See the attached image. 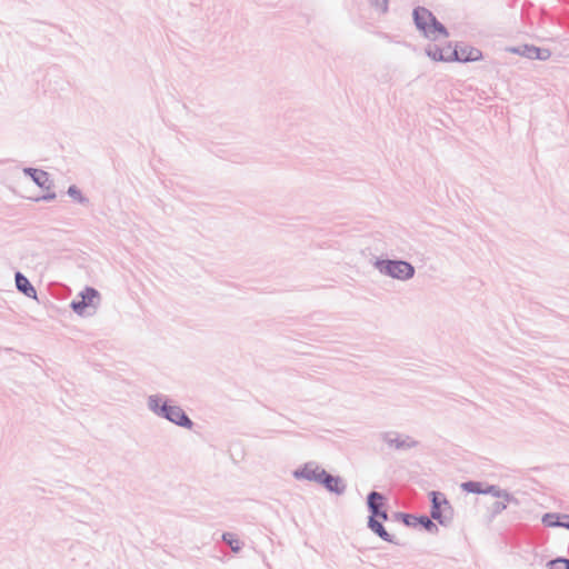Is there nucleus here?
Listing matches in <instances>:
<instances>
[{
  "instance_id": "nucleus-6",
  "label": "nucleus",
  "mask_w": 569,
  "mask_h": 569,
  "mask_svg": "<svg viewBox=\"0 0 569 569\" xmlns=\"http://www.w3.org/2000/svg\"><path fill=\"white\" fill-rule=\"evenodd\" d=\"M387 272L397 279H409L413 274V267L405 261H389L386 266Z\"/></svg>"
},
{
  "instance_id": "nucleus-17",
  "label": "nucleus",
  "mask_w": 569,
  "mask_h": 569,
  "mask_svg": "<svg viewBox=\"0 0 569 569\" xmlns=\"http://www.w3.org/2000/svg\"><path fill=\"white\" fill-rule=\"evenodd\" d=\"M419 521H420V523H421V525H423L427 529H429V528L433 527L432 521H431L429 518H427V517H422V518H420V519H419Z\"/></svg>"
},
{
  "instance_id": "nucleus-11",
  "label": "nucleus",
  "mask_w": 569,
  "mask_h": 569,
  "mask_svg": "<svg viewBox=\"0 0 569 569\" xmlns=\"http://www.w3.org/2000/svg\"><path fill=\"white\" fill-rule=\"evenodd\" d=\"M320 482H323L329 490L338 493L341 492L345 488L339 477H333L327 472H325V477Z\"/></svg>"
},
{
  "instance_id": "nucleus-19",
  "label": "nucleus",
  "mask_w": 569,
  "mask_h": 569,
  "mask_svg": "<svg viewBox=\"0 0 569 569\" xmlns=\"http://www.w3.org/2000/svg\"><path fill=\"white\" fill-rule=\"evenodd\" d=\"M558 526H562V527H566L569 529V521L568 520H563L562 519V516H559V522H558Z\"/></svg>"
},
{
  "instance_id": "nucleus-13",
  "label": "nucleus",
  "mask_w": 569,
  "mask_h": 569,
  "mask_svg": "<svg viewBox=\"0 0 569 569\" xmlns=\"http://www.w3.org/2000/svg\"><path fill=\"white\" fill-rule=\"evenodd\" d=\"M223 540L230 546L233 552H238L241 549V541L233 533L223 535Z\"/></svg>"
},
{
  "instance_id": "nucleus-20",
  "label": "nucleus",
  "mask_w": 569,
  "mask_h": 569,
  "mask_svg": "<svg viewBox=\"0 0 569 569\" xmlns=\"http://www.w3.org/2000/svg\"><path fill=\"white\" fill-rule=\"evenodd\" d=\"M69 193H70V194H76V190H74V188H72V187H71V188L69 189Z\"/></svg>"
},
{
  "instance_id": "nucleus-14",
  "label": "nucleus",
  "mask_w": 569,
  "mask_h": 569,
  "mask_svg": "<svg viewBox=\"0 0 569 569\" xmlns=\"http://www.w3.org/2000/svg\"><path fill=\"white\" fill-rule=\"evenodd\" d=\"M462 488L469 492H476V493L485 492V490H482L481 485L479 482L469 481V482L463 483Z\"/></svg>"
},
{
  "instance_id": "nucleus-8",
  "label": "nucleus",
  "mask_w": 569,
  "mask_h": 569,
  "mask_svg": "<svg viewBox=\"0 0 569 569\" xmlns=\"http://www.w3.org/2000/svg\"><path fill=\"white\" fill-rule=\"evenodd\" d=\"M510 51L527 57L529 59L546 60L550 57V51L537 47L525 46L522 49H511Z\"/></svg>"
},
{
  "instance_id": "nucleus-7",
  "label": "nucleus",
  "mask_w": 569,
  "mask_h": 569,
  "mask_svg": "<svg viewBox=\"0 0 569 569\" xmlns=\"http://www.w3.org/2000/svg\"><path fill=\"white\" fill-rule=\"evenodd\" d=\"M432 510L431 516L433 519L442 521L445 512L449 509L448 501L437 492H431Z\"/></svg>"
},
{
  "instance_id": "nucleus-10",
  "label": "nucleus",
  "mask_w": 569,
  "mask_h": 569,
  "mask_svg": "<svg viewBox=\"0 0 569 569\" xmlns=\"http://www.w3.org/2000/svg\"><path fill=\"white\" fill-rule=\"evenodd\" d=\"M28 172L38 186L46 189L50 188L51 181L47 172L38 169H29Z\"/></svg>"
},
{
  "instance_id": "nucleus-2",
  "label": "nucleus",
  "mask_w": 569,
  "mask_h": 569,
  "mask_svg": "<svg viewBox=\"0 0 569 569\" xmlns=\"http://www.w3.org/2000/svg\"><path fill=\"white\" fill-rule=\"evenodd\" d=\"M417 28L432 41L447 40L448 31L426 8H417L413 11Z\"/></svg>"
},
{
  "instance_id": "nucleus-16",
  "label": "nucleus",
  "mask_w": 569,
  "mask_h": 569,
  "mask_svg": "<svg viewBox=\"0 0 569 569\" xmlns=\"http://www.w3.org/2000/svg\"><path fill=\"white\" fill-rule=\"evenodd\" d=\"M558 522H559V516L557 515H546L543 517V523L547 525V526H558Z\"/></svg>"
},
{
  "instance_id": "nucleus-9",
  "label": "nucleus",
  "mask_w": 569,
  "mask_h": 569,
  "mask_svg": "<svg viewBox=\"0 0 569 569\" xmlns=\"http://www.w3.org/2000/svg\"><path fill=\"white\" fill-rule=\"evenodd\" d=\"M325 472L326 471L318 466L306 465L301 470L296 471L295 476L297 478H306L309 480L321 481L322 478L325 477Z\"/></svg>"
},
{
  "instance_id": "nucleus-4",
  "label": "nucleus",
  "mask_w": 569,
  "mask_h": 569,
  "mask_svg": "<svg viewBox=\"0 0 569 569\" xmlns=\"http://www.w3.org/2000/svg\"><path fill=\"white\" fill-rule=\"evenodd\" d=\"M99 300L98 291L87 288L81 295L79 301L72 302V309L80 316L87 315V308H96Z\"/></svg>"
},
{
  "instance_id": "nucleus-3",
  "label": "nucleus",
  "mask_w": 569,
  "mask_h": 569,
  "mask_svg": "<svg viewBox=\"0 0 569 569\" xmlns=\"http://www.w3.org/2000/svg\"><path fill=\"white\" fill-rule=\"evenodd\" d=\"M368 503L372 511V517L369 521L370 528L382 539L389 541V535L382 527V521L387 519V513L385 511H380V507H382V496L378 492H372L369 496Z\"/></svg>"
},
{
  "instance_id": "nucleus-5",
  "label": "nucleus",
  "mask_w": 569,
  "mask_h": 569,
  "mask_svg": "<svg viewBox=\"0 0 569 569\" xmlns=\"http://www.w3.org/2000/svg\"><path fill=\"white\" fill-rule=\"evenodd\" d=\"M161 410L164 413L166 418L169 419L170 421L189 429L192 427L191 420L187 417V415L180 407L169 406L164 403L161 407Z\"/></svg>"
},
{
  "instance_id": "nucleus-12",
  "label": "nucleus",
  "mask_w": 569,
  "mask_h": 569,
  "mask_svg": "<svg viewBox=\"0 0 569 569\" xmlns=\"http://www.w3.org/2000/svg\"><path fill=\"white\" fill-rule=\"evenodd\" d=\"M16 283L18 289L22 291L24 295H27L28 297H36L34 288L31 286V283L24 276L17 273Z\"/></svg>"
},
{
  "instance_id": "nucleus-18",
  "label": "nucleus",
  "mask_w": 569,
  "mask_h": 569,
  "mask_svg": "<svg viewBox=\"0 0 569 569\" xmlns=\"http://www.w3.org/2000/svg\"><path fill=\"white\" fill-rule=\"evenodd\" d=\"M159 401H160V399H159V398H157V397H154V398H150V406H151V408H152V409L158 408V407H159Z\"/></svg>"
},
{
  "instance_id": "nucleus-15",
  "label": "nucleus",
  "mask_w": 569,
  "mask_h": 569,
  "mask_svg": "<svg viewBox=\"0 0 569 569\" xmlns=\"http://www.w3.org/2000/svg\"><path fill=\"white\" fill-rule=\"evenodd\" d=\"M549 567H550V569H568L569 560H566V559L552 560V561H550Z\"/></svg>"
},
{
  "instance_id": "nucleus-1",
  "label": "nucleus",
  "mask_w": 569,
  "mask_h": 569,
  "mask_svg": "<svg viewBox=\"0 0 569 569\" xmlns=\"http://www.w3.org/2000/svg\"><path fill=\"white\" fill-rule=\"evenodd\" d=\"M428 56L436 61H478L481 59L482 53L476 48H461L457 50L451 43L446 42L442 47L433 43L427 49Z\"/></svg>"
}]
</instances>
